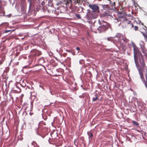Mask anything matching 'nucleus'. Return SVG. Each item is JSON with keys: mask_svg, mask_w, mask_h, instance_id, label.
<instances>
[{"mask_svg": "<svg viewBox=\"0 0 147 147\" xmlns=\"http://www.w3.org/2000/svg\"><path fill=\"white\" fill-rule=\"evenodd\" d=\"M4 59H2L0 61V65L2 64L3 62L4 61Z\"/></svg>", "mask_w": 147, "mask_h": 147, "instance_id": "b1692460", "label": "nucleus"}, {"mask_svg": "<svg viewBox=\"0 0 147 147\" xmlns=\"http://www.w3.org/2000/svg\"><path fill=\"white\" fill-rule=\"evenodd\" d=\"M42 17H43V18H47V17H46V16H42Z\"/></svg>", "mask_w": 147, "mask_h": 147, "instance_id": "4c0bfd02", "label": "nucleus"}, {"mask_svg": "<svg viewBox=\"0 0 147 147\" xmlns=\"http://www.w3.org/2000/svg\"><path fill=\"white\" fill-rule=\"evenodd\" d=\"M11 15H9L8 16H7V17H8V18H10V16Z\"/></svg>", "mask_w": 147, "mask_h": 147, "instance_id": "473e14b6", "label": "nucleus"}, {"mask_svg": "<svg viewBox=\"0 0 147 147\" xmlns=\"http://www.w3.org/2000/svg\"><path fill=\"white\" fill-rule=\"evenodd\" d=\"M133 4L135 7H137V6H139V5L138 4L136 3L134 1Z\"/></svg>", "mask_w": 147, "mask_h": 147, "instance_id": "a211bd4d", "label": "nucleus"}, {"mask_svg": "<svg viewBox=\"0 0 147 147\" xmlns=\"http://www.w3.org/2000/svg\"><path fill=\"white\" fill-rule=\"evenodd\" d=\"M138 24H140V25L141 24L142 25H144L143 23L142 22L138 20Z\"/></svg>", "mask_w": 147, "mask_h": 147, "instance_id": "4be33fe9", "label": "nucleus"}, {"mask_svg": "<svg viewBox=\"0 0 147 147\" xmlns=\"http://www.w3.org/2000/svg\"><path fill=\"white\" fill-rule=\"evenodd\" d=\"M45 4V3H44V1H43L41 3V5H44Z\"/></svg>", "mask_w": 147, "mask_h": 147, "instance_id": "c756f323", "label": "nucleus"}, {"mask_svg": "<svg viewBox=\"0 0 147 147\" xmlns=\"http://www.w3.org/2000/svg\"><path fill=\"white\" fill-rule=\"evenodd\" d=\"M132 123L133 125H134L138 126L139 125V123L135 121H132Z\"/></svg>", "mask_w": 147, "mask_h": 147, "instance_id": "f8f14e48", "label": "nucleus"}, {"mask_svg": "<svg viewBox=\"0 0 147 147\" xmlns=\"http://www.w3.org/2000/svg\"><path fill=\"white\" fill-rule=\"evenodd\" d=\"M85 94V93H83L82 95H80L79 96L80 98H84Z\"/></svg>", "mask_w": 147, "mask_h": 147, "instance_id": "6ab92c4d", "label": "nucleus"}, {"mask_svg": "<svg viewBox=\"0 0 147 147\" xmlns=\"http://www.w3.org/2000/svg\"><path fill=\"white\" fill-rule=\"evenodd\" d=\"M47 12H49L50 13L51 12V11H49V9L48 10Z\"/></svg>", "mask_w": 147, "mask_h": 147, "instance_id": "c9c22d12", "label": "nucleus"}, {"mask_svg": "<svg viewBox=\"0 0 147 147\" xmlns=\"http://www.w3.org/2000/svg\"><path fill=\"white\" fill-rule=\"evenodd\" d=\"M93 15V13L90 12H88L86 15L87 18H97V16L94 17Z\"/></svg>", "mask_w": 147, "mask_h": 147, "instance_id": "6e6552de", "label": "nucleus"}, {"mask_svg": "<svg viewBox=\"0 0 147 147\" xmlns=\"http://www.w3.org/2000/svg\"><path fill=\"white\" fill-rule=\"evenodd\" d=\"M109 88H110V86H109Z\"/></svg>", "mask_w": 147, "mask_h": 147, "instance_id": "58836bf2", "label": "nucleus"}, {"mask_svg": "<svg viewBox=\"0 0 147 147\" xmlns=\"http://www.w3.org/2000/svg\"><path fill=\"white\" fill-rule=\"evenodd\" d=\"M143 29L145 30L146 33H145L147 34V28H146L145 26H144V28H143Z\"/></svg>", "mask_w": 147, "mask_h": 147, "instance_id": "aec40b11", "label": "nucleus"}, {"mask_svg": "<svg viewBox=\"0 0 147 147\" xmlns=\"http://www.w3.org/2000/svg\"><path fill=\"white\" fill-rule=\"evenodd\" d=\"M92 19H88V22L89 23H90V21H91V20Z\"/></svg>", "mask_w": 147, "mask_h": 147, "instance_id": "cd10ccee", "label": "nucleus"}, {"mask_svg": "<svg viewBox=\"0 0 147 147\" xmlns=\"http://www.w3.org/2000/svg\"><path fill=\"white\" fill-rule=\"evenodd\" d=\"M34 147H40L38 145H36V146H34Z\"/></svg>", "mask_w": 147, "mask_h": 147, "instance_id": "7c9ffc66", "label": "nucleus"}, {"mask_svg": "<svg viewBox=\"0 0 147 147\" xmlns=\"http://www.w3.org/2000/svg\"><path fill=\"white\" fill-rule=\"evenodd\" d=\"M97 96L96 94L95 95V97H94L92 98V101H95L97 99Z\"/></svg>", "mask_w": 147, "mask_h": 147, "instance_id": "2eb2a0df", "label": "nucleus"}, {"mask_svg": "<svg viewBox=\"0 0 147 147\" xmlns=\"http://www.w3.org/2000/svg\"><path fill=\"white\" fill-rule=\"evenodd\" d=\"M116 20H117V21H118V19H115Z\"/></svg>", "mask_w": 147, "mask_h": 147, "instance_id": "ea45409f", "label": "nucleus"}, {"mask_svg": "<svg viewBox=\"0 0 147 147\" xmlns=\"http://www.w3.org/2000/svg\"><path fill=\"white\" fill-rule=\"evenodd\" d=\"M103 6L104 9L105 10H108L109 9V7H108V5H104Z\"/></svg>", "mask_w": 147, "mask_h": 147, "instance_id": "ddd939ff", "label": "nucleus"}, {"mask_svg": "<svg viewBox=\"0 0 147 147\" xmlns=\"http://www.w3.org/2000/svg\"><path fill=\"white\" fill-rule=\"evenodd\" d=\"M133 49L134 57L135 63L137 65L138 63V60H139L141 66L144 68L146 65L143 56L142 55L138 48L137 47L134 46Z\"/></svg>", "mask_w": 147, "mask_h": 147, "instance_id": "f257e3e1", "label": "nucleus"}, {"mask_svg": "<svg viewBox=\"0 0 147 147\" xmlns=\"http://www.w3.org/2000/svg\"><path fill=\"white\" fill-rule=\"evenodd\" d=\"M5 12L4 10L3 7L0 6V16H3L5 15Z\"/></svg>", "mask_w": 147, "mask_h": 147, "instance_id": "1a4fd4ad", "label": "nucleus"}, {"mask_svg": "<svg viewBox=\"0 0 147 147\" xmlns=\"http://www.w3.org/2000/svg\"><path fill=\"white\" fill-rule=\"evenodd\" d=\"M133 26H134V25H133V24H131V27H133Z\"/></svg>", "mask_w": 147, "mask_h": 147, "instance_id": "72a5a7b5", "label": "nucleus"}, {"mask_svg": "<svg viewBox=\"0 0 147 147\" xmlns=\"http://www.w3.org/2000/svg\"><path fill=\"white\" fill-rule=\"evenodd\" d=\"M121 39L123 41H124V40L123 37L119 35H117L113 38H111V41L113 42L114 43H116L117 42H121Z\"/></svg>", "mask_w": 147, "mask_h": 147, "instance_id": "39448f33", "label": "nucleus"}, {"mask_svg": "<svg viewBox=\"0 0 147 147\" xmlns=\"http://www.w3.org/2000/svg\"><path fill=\"white\" fill-rule=\"evenodd\" d=\"M87 134L89 136V140H90V139L92 138L93 136V135L92 133L90 132H88Z\"/></svg>", "mask_w": 147, "mask_h": 147, "instance_id": "4468645a", "label": "nucleus"}, {"mask_svg": "<svg viewBox=\"0 0 147 147\" xmlns=\"http://www.w3.org/2000/svg\"><path fill=\"white\" fill-rule=\"evenodd\" d=\"M14 30H6L5 31V33H7L8 32H9L10 33H11V32H12V31H13Z\"/></svg>", "mask_w": 147, "mask_h": 147, "instance_id": "f3484780", "label": "nucleus"}, {"mask_svg": "<svg viewBox=\"0 0 147 147\" xmlns=\"http://www.w3.org/2000/svg\"><path fill=\"white\" fill-rule=\"evenodd\" d=\"M49 4L50 5H51V6L52 5V1H49Z\"/></svg>", "mask_w": 147, "mask_h": 147, "instance_id": "a878e982", "label": "nucleus"}, {"mask_svg": "<svg viewBox=\"0 0 147 147\" xmlns=\"http://www.w3.org/2000/svg\"><path fill=\"white\" fill-rule=\"evenodd\" d=\"M115 2H114L112 5H111V10H112V12L111 13V17L112 18H113L114 17L115 18L114 13H115V14L117 15L118 16V18H126L127 17H131V14H129V15H127L126 13H123L124 9V8H122V10L121 12L118 11V12H117L116 11L114 12L113 11L114 10L113 8H114L115 9L116 8L115 7Z\"/></svg>", "mask_w": 147, "mask_h": 147, "instance_id": "f03ea898", "label": "nucleus"}, {"mask_svg": "<svg viewBox=\"0 0 147 147\" xmlns=\"http://www.w3.org/2000/svg\"><path fill=\"white\" fill-rule=\"evenodd\" d=\"M134 29L136 31L138 30V27L136 26H135L134 27Z\"/></svg>", "mask_w": 147, "mask_h": 147, "instance_id": "412c9836", "label": "nucleus"}, {"mask_svg": "<svg viewBox=\"0 0 147 147\" xmlns=\"http://www.w3.org/2000/svg\"><path fill=\"white\" fill-rule=\"evenodd\" d=\"M138 70L139 71V74L140 76H142V75H143V73L142 72V71H140L139 69Z\"/></svg>", "mask_w": 147, "mask_h": 147, "instance_id": "5701e85b", "label": "nucleus"}, {"mask_svg": "<svg viewBox=\"0 0 147 147\" xmlns=\"http://www.w3.org/2000/svg\"><path fill=\"white\" fill-rule=\"evenodd\" d=\"M110 75L109 76V78H110Z\"/></svg>", "mask_w": 147, "mask_h": 147, "instance_id": "a19ab883", "label": "nucleus"}, {"mask_svg": "<svg viewBox=\"0 0 147 147\" xmlns=\"http://www.w3.org/2000/svg\"><path fill=\"white\" fill-rule=\"evenodd\" d=\"M74 14L78 18H81L80 15L79 14Z\"/></svg>", "mask_w": 147, "mask_h": 147, "instance_id": "dca6fc26", "label": "nucleus"}, {"mask_svg": "<svg viewBox=\"0 0 147 147\" xmlns=\"http://www.w3.org/2000/svg\"><path fill=\"white\" fill-rule=\"evenodd\" d=\"M98 28H95V27L94 26H92L90 27V29H91L92 31L95 33L97 32V31H98Z\"/></svg>", "mask_w": 147, "mask_h": 147, "instance_id": "9d476101", "label": "nucleus"}, {"mask_svg": "<svg viewBox=\"0 0 147 147\" xmlns=\"http://www.w3.org/2000/svg\"><path fill=\"white\" fill-rule=\"evenodd\" d=\"M101 20H101L99 19L98 20V23L101 25L100 26H109L107 25V23Z\"/></svg>", "mask_w": 147, "mask_h": 147, "instance_id": "0eeeda50", "label": "nucleus"}, {"mask_svg": "<svg viewBox=\"0 0 147 147\" xmlns=\"http://www.w3.org/2000/svg\"><path fill=\"white\" fill-rule=\"evenodd\" d=\"M76 49L78 51H79L80 50V49L79 47H77Z\"/></svg>", "mask_w": 147, "mask_h": 147, "instance_id": "c85d7f7f", "label": "nucleus"}, {"mask_svg": "<svg viewBox=\"0 0 147 147\" xmlns=\"http://www.w3.org/2000/svg\"><path fill=\"white\" fill-rule=\"evenodd\" d=\"M141 32L143 36L144 37L145 41L147 42V34L144 33V32L142 31H141Z\"/></svg>", "mask_w": 147, "mask_h": 147, "instance_id": "9b49d317", "label": "nucleus"}, {"mask_svg": "<svg viewBox=\"0 0 147 147\" xmlns=\"http://www.w3.org/2000/svg\"><path fill=\"white\" fill-rule=\"evenodd\" d=\"M83 1V0H67L64 4H66L67 7L71 8L73 4L75 5L78 4L79 5V3L82 4Z\"/></svg>", "mask_w": 147, "mask_h": 147, "instance_id": "7ed1b4c3", "label": "nucleus"}, {"mask_svg": "<svg viewBox=\"0 0 147 147\" xmlns=\"http://www.w3.org/2000/svg\"><path fill=\"white\" fill-rule=\"evenodd\" d=\"M107 39L108 40H110V38H108Z\"/></svg>", "mask_w": 147, "mask_h": 147, "instance_id": "f704fd0d", "label": "nucleus"}, {"mask_svg": "<svg viewBox=\"0 0 147 147\" xmlns=\"http://www.w3.org/2000/svg\"><path fill=\"white\" fill-rule=\"evenodd\" d=\"M108 27L109 26H100L98 29V32L99 33H101V32H103L107 30L108 29Z\"/></svg>", "mask_w": 147, "mask_h": 147, "instance_id": "423d86ee", "label": "nucleus"}, {"mask_svg": "<svg viewBox=\"0 0 147 147\" xmlns=\"http://www.w3.org/2000/svg\"><path fill=\"white\" fill-rule=\"evenodd\" d=\"M142 80H144V77L143 75H142V76H140Z\"/></svg>", "mask_w": 147, "mask_h": 147, "instance_id": "bb28decb", "label": "nucleus"}, {"mask_svg": "<svg viewBox=\"0 0 147 147\" xmlns=\"http://www.w3.org/2000/svg\"><path fill=\"white\" fill-rule=\"evenodd\" d=\"M89 7L92 9L93 12L99 13L100 12L99 7L95 4H90Z\"/></svg>", "mask_w": 147, "mask_h": 147, "instance_id": "20e7f679", "label": "nucleus"}, {"mask_svg": "<svg viewBox=\"0 0 147 147\" xmlns=\"http://www.w3.org/2000/svg\"><path fill=\"white\" fill-rule=\"evenodd\" d=\"M63 18V19H64V18Z\"/></svg>", "mask_w": 147, "mask_h": 147, "instance_id": "2f4dec72", "label": "nucleus"}, {"mask_svg": "<svg viewBox=\"0 0 147 147\" xmlns=\"http://www.w3.org/2000/svg\"><path fill=\"white\" fill-rule=\"evenodd\" d=\"M67 59H68V60H69L70 59V58L69 57Z\"/></svg>", "mask_w": 147, "mask_h": 147, "instance_id": "e433bc0d", "label": "nucleus"}, {"mask_svg": "<svg viewBox=\"0 0 147 147\" xmlns=\"http://www.w3.org/2000/svg\"><path fill=\"white\" fill-rule=\"evenodd\" d=\"M146 72L145 74V75L146 78V81L147 82V69H146Z\"/></svg>", "mask_w": 147, "mask_h": 147, "instance_id": "393cba45", "label": "nucleus"}]
</instances>
